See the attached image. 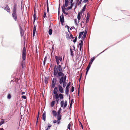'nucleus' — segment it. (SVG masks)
Returning <instances> with one entry per match:
<instances>
[{"mask_svg":"<svg viewBox=\"0 0 130 130\" xmlns=\"http://www.w3.org/2000/svg\"><path fill=\"white\" fill-rule=\"evenodd\" d=\"M11 96L10 94H9L7 96V98L8 99H10L11 98Z\"/></svg>","mask_w":130,"mask_h":130,"instance_id":"nucleus-42","label":"nucleus"},{"mask_svg":"<svg viewBox=\"0 0 130 130\" xmlns=\"http://www.w3.org/2000/svg\"><path fill=\"white\" fill-rule=\"evenodd\" d=\"M95 59V57H93L92 58H91L90 62H89V63L91 64L93 62Z\"/></svg>","mask_w":130,"mask_h":130,"instance_id":"nucleus-22","label":"nucleus"},{"mask_svg":"<svg viewBox=\"0 0 130 130\" xmlns=\"http://www.w3.org/2000/svg\"><path fill=\"white\" fill-rule=\"evenodd\" d=\"M81 77H82V74H81V75H80V77L79 78V82H80V80H81Z\"/></svg>","mask_w":130,"mask_h":130,"instance_id":"nucleus-59","label":"nucleus"},{"mask_svg":"<svg viewBox=\"0 0 130 130\" xmlns=\"http://www.w3.org/2000/svg\"><path fill=\"white\" fill-rule=\"evenodd\" d=\"M57 113L56 111L54 110H53L52 111V114L53 115V116L56 117V116Z\"/></svg>","mask_w":130,"mask_h":130,"instance_id":"nucleus-14","label":"nucleus"},{"mask_svg":"<svg viewBox=\"0 0 130 130\" xmlns=\"http://www.w3.org/2000/svg\"><path fill=\"white\" fill-rule=\"evenodd\" d=\"M53 92V93L55 94L54 95V97L59 96V98L60 99L63 100V94L60 93L58 95L57 93V91L54 90Z\"/></svg>","mask_w":130,"mask_h":130,"instance_id":"nucleus-4","label":"nucleus"},{"mask_svg":"<svg viewBox=\"0 0 130 130\" xmlns=\"http://www.w3.org/2000/svg\"><path fill=\"white\" fill-rule=\"evenodd\" d=\"M74 90V87L73 86H72L71 87V91L72 92H73Z\"/></svg>","mask_w":130,"mask_h":130,"instance_id":"nucleus-44","label":"nucleus"},{"mask_svg":"<svg viewBox=\"0 0 130 130\" xmlns=\"http://www.w3.org/2000/svg\"><path fill=\"white\" fill-rule=\"evenodd\" d=\"M46 17V13L45 12H44V13L43 17L44 18H45Z\"/></svg>","mask_w":130,"mask_h":130,"instance_id":"nucleus-47","label":"nucleus"},{"mask_svg":"<svg viewBox=\"0 0 130 130\" xmlns=\"http://www.w3.org/2000/svg\"><path fill=\"white\" fill-rule=\"evenodd\" d=\"M57 120L56 121L55 120H53V123H56L57 122Z\"/></svg>","mask_w":130,"mask_h":130,"instance_id":"nucleus-52","label":"nucleus"},{"mask_svg":"<svg viewBox=\"0 0 130 130\" xmlns=\"http://www.w3.org/2000/svg\"><path fill=\"white\" fill-rule=\"evenodd\" d=\"M25 93V92H23L21 93V94L23 95Z\"/></svg>","mask_w":130,"mask_h":130,"instance_id":"nucleus-62","label":"nucleus"},{"mask_svg":"<svg viewBox=\"0 0 130 130\" xmlns=\"http://www.w3.org/2000/svg\"><path fill=\"white\" fill-rule=\"evenodd\" d=\"M60 20L61 23H63L64 21V17L63 13L61 14V16H60Z\"/></svg>","mask_w":130,"mask_h":130,"instance_id":"nucleus-9","label":"nucleus"},{"mask_svg":"<svg viewBox=\"0 0 130 130\" xmlns=\"http://www.w3.org/2000/svg\"><path fill=\"white\" fill-rule=\"evenodd\" d=\"M21 36H23V32H22V31H21Z\"/></svg>","mask_w":130,"mask_h":130,"instance_id":"nucleus-60","label":"nucleus"},{"mask_svg":"<svg viewBox=\"0 0 130 130\" xmlns=\"http://www.w3.org/2000/svg\"><path fill=\"white\" fill-rule=\"evenodd\" d=\"M74 21L75 22V23L77 25H78V24L77 23V20L76 19H74Z\"/></svg>","mask_w":130,"mask_h":130,"instance_id":"nucleus-46","label":"nucleus"},{"mask_svg":"<svg viewBox=\"0 0 130 130\" xmlns=\"http://www.w3.org/2000/svg\"><path fill=\"white\" fill-rule=\"evenodd\" d=\"M4 122V121L3 119H2L1 121L0 122V126L2 124H3Z\"/></svg>","mask_w":130,"mask_h":130,"instance_id":"nucleus-37","label":"nucleus"},{"mask_svg":"<svg viewBox=\"0 0 130 130\" xmlns=\"http://www.w3.org/2000/svg\"><path fill=\"white\" fill-rule=\"evenodd\" d=\"M39 113H40L39 112H38V116H37V121H36V124H37V122H38V118H39Z\"/></svg>","mask_w":130,"mask_h":130,"instance_id":"nucleus-40","label":"nucleus"},{"mask_svg":"<svg viewBox=\"0 0 130 130\" xmlns=\"http://www.w3.org/2000/svg\"><path fill=\"white\" fill-rule=\"evenodd\" d=\"M52 30L51 29H49L48 31V33L49 34L51 35H52Z\"/></svg>","mask_w":130,"mask_h":130,"instance_id":"nucleus-30","label":"nucleus"},{"mask_svg":"<svg viewBox=\"0 0 130 130\" xmlns=\"http://www.w3.org/2000/svg\"><path fill=\"white\" fill-rule=\"evenodd\" d=\"M84 32L83 31L82 32H81L79 33V36L78 37V38L79 39L80 38L82 37V36Z\"/></svg>","mask_w":130,"mask_h":130,"instance_id":"nucleus-25","label":"nucleus"},{"mask_svg":"<svg viewBox=\"0 0 130 130\" xmlns=\"http://www.w3.org/2000/svg\"><path fill=\"white\" fill-rule=\"evenodd\" d=\"M62 70L61 65L58 66L56 65L54 67V75L55 76H57V77L59 78L60 76H63L64 80L66 81L67 76L66 75L64 76L63 73L62 72Z\"/></svg>","mask_w":130,"mask_h":130,"instance_id":"nucleus-1","label":"nucleus"},{"mask_svg":"<svg viewBox=\"0 0 130 130\" xmlns=\"http://www.w3.org/2000/svg\"><path fill=\"white\" fill-rule=\"evenodd\" d=\"M72 101H71L70 104V107L72 104Z\"/></svg>","mask_w":130,"mask_h":130,"instance_id":"nucleus-57","label":"nucleus"},{"mask_svg":"<svg viewBox=\"0 0 130 130\" xmlns=\"http://www.w3.org/2000/svg\"><path fill=\"white\" fill-rule=\"evenodd\" d=\"M36 28H33V37H34L35 36V35L36 32Z\"/></svg>","mask_w":130,"mask_h":130,"instance_id":"nucleus-32","label":"nucleus"},{"mask_svg":"<svg viewBox=\"0 0 130 130\" xmlns=\"http://www.w3.org/2000/svg\"><path fill=\"white\" fill-rule=\"evenodd\" d=\"M61 115H57V119L58 120H58V121H60L61 120Z\"/></svg>","mask_w":130,"mask_h":130,"instance_id":"nucleus-26","label":"nucleus"},{"mask_svg":"<svg viewBox=\"0 0 130 130\" xmlns=\"http://www.w3.org/2000/svg\"><path fill=\"white\" fill-rule=\"evenodd\" d=\"M82 0H80V1L79 2L78 4V5H79L81 4L82 2Z\"/></svg>","mask_w":130,"mask_h":130,"instance_id":"nucleus-50","label":"nucleus"},{"mask_svg":"<svg viewBox=\"0 0 130 130\" xmlns=\"http://www.w3.org/2000/svg\"><path fill=\"white\" fill-rule=\"evenodd\" d=\"M42 118L44 121H45L46 119V113L44 112L42 115Z\"/></svg>","mask_w":130,"mask_h":130,"instance_id":"nucleus-16","label":"nucleus"},{"mask_svg":"<svg viewBox=\"0 0 130 130\" xmlns=\"http://www.w3.org/2000/svg\"><path fill=\"white\" fill-rule=\"evenodd\" d=\"M58 88L59 91L61 93H63V88L61 85H58Z\"/></svg>","mask_w":130,"mask_h":130,"instance_id":"nucleus-8","label":"nucleus"},{"mask_svg":"<svg viewBox=\"0 0 130 130\" xmlns=\"http://www.w3.org/2000/svg\"><path fill=\"white\" fill-rule=\"evenodd\" d=\"M82 12H80V11L79 12L77 15V18L78 20V22L80 20L82 17Z\"/></svg>","mask_w":130,"mask_h":130,"instance_id":"nucleus-10","label":"nucleus"},{"mask_svg":"<svg viewBox=\"0 0 130 130\" xmlns=\"http://www.w3.org/2000/svg\"><path fill=\"white\" fill-rule=\"evenodd\" d=\"M54 90L58 91V88L57 87H55V88H54Z\"/></svg>","mask_w":130,"mask_h":130,"instance_id":"nucleus-54","label":"nucleus"},{"mask_svg":"<svg viewBox=\"0 0 130 130\" xmlns=\"http://www.w3.org/2000/svg\"><path fill=\"white\" fill-rule=\"evenodd\" d=\"M65 27H67L68 29H69V27L67 25L65 26Z\"/></svg>","mask_w":130,"mask_h":130,"instance_id":"nucleus-61","label":"nucleus"},{"mask_svg":"<svg viewBox=\"0 0 130 130\" xmlns=\"http://www.w3.org/2000/svg\"><path fill=\"white\" fill-rule=\"evenodd\" d=\"M90 17V14L88 13L87 14V16L86 17V22L89 21V18Z\"/></svg>","mask_w":130,"mask_h":130,"instance_id":"nucleus-18","label":"nucleus"},{"mask_svg":"<svg viewBox=\"0 0 130 130\" xmlns=\"http://www.w3.org/2000/svg\"><path fill=\"white\" fill-rule=\"evenodd\" d=\"M64 13L66 14V15H67L68 14V13H66V12H64Z\"/></svg>","mask_w":130,"mask_h":130,"instance_id":"nucleus-63","label":"nucleus"},{"mask_svg":"<svg viewBox=\"0 0 130 130\" xmlns=\"http://www.w3.org/2000/svg\"><path fill=\"white\" fill-rule=\"evenodd\" d=\"M69 2L68 0H65V5L64 6L65 7H67L68 5Z\"/></svg>","mask_w":130,"mask_h":130,"instance_id":"nucleus-20","label":"nucleus"},{"mask_svg":"<svg viewBox=\"0 0 130 130\" xmlns=\"http://www.w3.org/2000/svg\"><path fill=\"white\" fill-rule=\"evenodd\" d=\"M46 3H47V12H49V7H48V1H47V2Z\"/></svg>","mask_w":130,"mask_h":130,"instance_id":"nucleus-29","label":"nucleus"},{"mask_svg":"<svg viewBox=\"0 0 130 130\" xmlns=\"http://www.w3.org/2000/svg\"><path fill=\"white\" fill-rule=\"evenodd\" d=\"M70 123H71V122H70V123L68 125V129H70V127H71V125Z\"/></svg>","mask_w":130,"mask_h":130,"instance_id":"nucleus-41","label":"nucleus"},{"mask_svg":"<svg viewBox=\"0 0 130 130\" xmlns=\"http://www.w3.org/2000/svg\"><path fill=\"white\" fill-rule=\"evenodd\" d=\"M66 37L68 39H70V37L69 36V34H68V32H66Z\"/></svg>","mask_w":130,"mask_h":130,"instance_id":"nucleus-23","label":"nucleus"},{"mask_svg":"<svg viewBox=\"0 0 130 130\" xmlns=\"http://www.w3.org/2000/svg\"><path fill=\"white\" fill-rule=\"evenodd\" d=\"M55 102L54 101H52L51 102V107H53V106H54V105Z\"/></svg>","mask_w":130,"mask_h":130,"instance_id":"nucleus-31","label":"nucleus"},{"mask_svg":"<svg viewBox=\"0 0 130 130\" xmlns=\"http://www.w3.org/2000/svg\"><path fill=\"white\" fill-rule=\"evenodd\" d=\"M0 130H4L3 128H0Z\"/></svg>","mask_w":130,"mask_h":130,"instance_id":"nucleus-64","label":"nucleus"},{"mask_svg":"<svg viewBox=\"0 0 130 130\" xmlns=\"http://www.w3.org/2000/svg\"><path fill=\"white\" fill-rule=\"evenodd\" d=\"M47 57L46 56H45V57L44 61H43V64L44 65H45V62L46 61V59H47Z\"/></svg>","mask_w":130,"mask_h":130,"instance_id":"nucleus-35","label":"nucleus"},{"mask_svg":"<svg viewBox=\"0 0 130 130\" xmlns=\"http://www.w3.org/2000/svg\"><path fill=\"white\" fill-rule=\"evenodd\" d=\"M21 66L23 68L25 67V62L24 61H22L21 63Z\"/></svg>","mask_w":130,"mask_h":130,"instance_id":"nucleus-27","label":"nucleus"},{"mask_svg":"<svg viewBox=\"0 0 130 130\" xmlns=\"http://www.w3.org/2000/svg\"><path fill=\"white\" fill-rule=\"evenodd\" d=\"M70 52H71V55L72 56H73V55H74V53H73V51L71 49V48H70Z\"/></svg>","mask_w":130,"mask_h":130,"instance_id":"nucleus-33","label":"nucleus"},{"mask_svg":"<svg viewBox=\"0 0 130 130\" xmlns=\"http://www.w3.org/2000/svg\"><path fill=\"white\" fill-rule=\"evenodd\" d=\"M54 98L56 100V101L57 103H58L59 101V96L54 97Z\"/></svg>","mask_w":130,"mask_h":130,"instance_id":"nucleus-17","label":"nucleus"},{"mask_svg":"<svg viewBox=\"0 0 130 130\" xmlns=\"http://www.w3.org/2000/svg\"><path fill=\"white\" fill-rule=\"evenodd\" d=\"M61 77L59 79V83L60 84H61L62 83L65 82L66 81L65 80H64V79L63 78V76H61Z\"/></svg>","mask_w":130,"mask_h":130,"instance_id":"nucleus-11","label":"nucleus"},{"mask_svg":"<svg viewBox=\"0 0 130 130\" xmlns=\"http://www.w3.org/2000/svg\"><path fill=\"white\" fill-rule=\"evenodd\" d=\"M60 121H58V120H57V124H59L60 123Z\"/></svg>","mask_w":130,"mask_h":130,"instance_id":"nucleus-58","label":"nucleus"},{"mask_svg":"<svg viewBox=\"0 0 130 130\" xmlns=\"http://www.w3.org/2000/svg\"><path fill=\"white\" fill-rule=\"evenodd\" d=\"M86 7V6L85 5L83 7V9H82V10H81V11H80V12H82V13L84 12V11L85 10Z\"/></svg>","mask_w":130,"mask_h":130,"instance_id":"nucleus-21","label":"nucleus"},{"mask_svg":"<svg viewBox=\"0 0 130 130\" xmlns=\"http://www.w3.org/2000/svg\"><path fill=\"white\" fill-rule=\"evenodd\" d=\"M64 101L63 100L61 101L60 103L61 107H63L64 108L66 107L67 105V102L66 101L65 102L64 104Z\"/></svg>","mask_w":130,"mask_h":130,"instance_id":"nucleus-6","label":"nucleus"},{"mask_svg":"<svg viewBox=\"0 0 130 130\" xmlns=\"http://www.w3.org/2000/svg\"><path fill=\"white\" fill-rule=\"evenodd\" d=\"M82 23V24H81V26H82V23L83 24H85V22H84V21H82L81 22Z\"/></svg>","mask_w":130,"mask_h":130,"instance_id":"nucleus-56","label":"nucleus"},{"mask_svg":"<svg viewBox=\"0 0 130 130\" xmlns=\"http://www.w3.org/2000/svg\"><path fill=\"white\" fill-rule=\"evenodd\" d=\"M17 4L14 3V6L13 9L12 10V16L14 19L15 21L17 20Z\"/></svg>","mask_w":130,"mask_h":130,"instance_id":"nucleus-2","label":"nucleus"},{"mask_svg":"<svg viewBox=\"0 0 130 130\" xmlns=\"http://www.w3.org/2000/svg\"><path fill=\"white\" fill-rule=\"evenodd\" d=\"M79 47H82L83 45V41L82 40H81V42L79 43Z\"/></svg>","mask_w":130,"mask_h":130,"instance_id":"nucleus-34","label":"nucleus"},{"mask_svg":"<svg viewBox=\"0 0 130 130\" xmlns=\"http://www.w3.org/2000/svg\"><path fill=\"white\" fill-rule=\"evenodd\" d=\"M79 123L80 124V126L81 127L82 129H83V125L81 122H80V121H79Z\"/></svg>","mask_w":130,"mask_h":130,"instance_id":"nucleus-45","label":"nucleus"},{"mask_svg":"<svg viewBox=\"0 0 130 130\" xmlns=\"http://www.w3.org/2000/svg\"><path fill=\"white\" fill-rule=\"evenodd\" d=\"M22 98L24 99H26V98L25 95H23L22 96Z\"/></svg>","mask_w":130,"mask_h":130,"instance_id":"nucleus-49","label":"nucleus"},{"mask_svg":"<svg viewBox=\"0 0 130 130\" xmlns=\"http://www.w3.org/2000/svg\"><path fill=\"white\" fill-rule=\"evenodd\" d=\"M48 127L47 128H48V130L51 127L52 125L51 124H50L49 123H48Z\"/></svg>","mask_w":130,"mask_h":130,"instance_id":"nucleus-39","label":"nucleus"},{"mask_svg":"<svg viewBox=\"0 0 130 130\" xmlns=\"http://www.w3.org/2000/svg\"><path fill=\"white\" fill-rule=\"evenodd\" d=\"M4 9L6 10L8 12H10L9 11H10V9L8 5H7Z\"/></svg>","mask_w":130,"mask_h":130,"instance_id":"nucleus-15","label":"nucleus"},{"mask_svg":"<svg viewBox=\"0 0 130 130\" xmlns=\"http://www.w3.org/2000/svg\"><path fill=\"white\" fill-rule=\"evenodd\" d=\"M68 9H71L72 7V6H70L69 7H68Z\"/></svg>","mask_w":130,"mask_h":130,"instance_id":"nucleus-55","label":"nucleus"},{"mask_svg":"<svg viewBox=\"0 0 130 130\" xmlns=\"http://www.w3.org/2000/svg\"><path fill=\"white\" fill-rule=\"evenodd\" d=\"M91 64H90L89 63V64L87 67V68L86 69V75L87 74L88 71L91 67Z\"/></svg>","mask_w":130,"mask_h":130,"instance_id":"nucleus-12","label":"nucleus"},{"mask_svg":"<svg viewBox=\"0 0 130 130\" xmlns=\"http://www.w3.org/2000/svg\"><path fill=\"white\" fill-rule=\"evenodd\" d=\"M52 85L51 86V87L53 88L55 87V86L56 82L52 81Z\"/></svg>","mask_w":130,"mask_h":130,"instance_id":"nucleus-24","label":"nucleus"},{"mask_svg":"<svg viewBox=\"0 0 130 130\" xmlns=\"http://www.w3.org/2000/svg\"><path fill=\"white\" fill-rule=\"evenodd\" d=\"M33 17L34 18V22L33 23L34 24V22L37 19V18L36 16V12H35V10L34 11V14L33 15Z\"/></svg>","mask_w":130,"mask_h":130,"instance_id":"nucleus-13","label":"nucleus"},{"mask_svg":"<svg viewBox=\"0 0 130 130\" xmlns=\"http://www.w3.org/2000/svg\"><path fill=\"white\" fill-rule=\"evenodd\" d=\"M62 83H63V87H65L67 84L66 81Z\"/></svg>","mask_w":130,"mask_h":130,"instance_id":"nucleus-36","label":"nucleus"},{"mask_svg":"<svg viewBox=\"0 0 130 130\" xmlns=\"http://www.w3.org/2000/svg\"><path fill=\"white\" fill-rule=\"evenodd\" d=\"M55 58L56 59V61L58 66L59 65V64L60 63L59 61H60L61 64L62 65L63 64L62 60V58L60 56H55Z\"/></svg>","mask_w":130,"mask_h":130,"instance_id":"nucleus-3","label":"nucleus"},{"mask_svg":"<svg viewBox=\"0 0 130 130\" xmlns=\"http://www.w3.org/2000/svg\"><path fill=\"white\" fill-rule=\"evenodd\" d=\"M70 82H69L67 85V86L66 87V89L65 91V93L66 94H68L69 92V90L68 88V87L70 85Z\"/></svg>","mask_w":130,"mask_h":130,"instance_id":"nucleus-7","label":"nucleus"},{"mask_svg":"<svg viewBox=\"0 0 130 130\" xmlns=\"http://www.w3.org/2000/svg\"><path fill=\"white\" fill-rule=\"evenodd\" d=\"M56 78L55 77L54 78L52 81L53 82H56Z\"/></svg>","mask_w":130,"mask_h":130,"instance_id":"nucleus-43","label":"nucleus"},{"mask_svg":"<svg viewBox=\"0 0 130 130\" xmlns=\"http://www.w3.org/2000/svg\"><path fill=\"white\" fill-rule=\"evenodd\" d=\"M70 36L71 38H72V39H73L74 38V37H73V36L71 34H70Z\"/></svg>","mask_w":130,"mask_h":130,"instance_id":"nucleus-51","label":"nucleus"},{"mask_svg":"<svg viewBox=\"0 0 130 130\" xmlns=\"http://www.w3.org/2000/svg\"><path fill=\"white\" fill-rule=\"evenodd\" d=\"M62 12L64 13V12H65L64 10L66 9V8L64 6V5H63V6L62 7Z\"/></svg>","mask_w":130,"mask_h":130,"instance_id":"nucleus-28","label":"nucleus"},{"mask_svg":"<svg viewBox=\"0 0 130 130\" xmlns=\"http://www.w3.org/2000/svg\"><path fill=\"white\" fill-rule=\"evenodd\" d=\"M61 108H60L59 110L57 112V115H60V113L61 111Z\"/></svg>","mask_w":130,"mask_h":130,"instance_id":"nucleus-38","label":"nucleus"},{"mask_svg":"<svg viewBox=\"0 0 130 130\" xmlns=\"http://www.w3.org/2000/svg\"><path fill=\"white\" fill-rule=\"evenodd\" d=\"M88 0H84L83 2L84 3H86L87 2Z\"/></svg>","mask_w":130,"mask_h":130,"instance_id":"nucleus-53","label":"nucleus"},{"mask_svg":"<svg viewBox=\"0 0 130 130\" xmlns=\"http://www.w3.org/2000/svg\"><path fill=\"white\" fill-rule=\"evenodd\" d=\"M87 33V31H86V30H85V32L83 34V40H84V39H85Z\"/></svg>","mask_w":130,"mask_h":130,"instance_id":"nucleus-19","label":"nucleus"},{"mask_svg":"<svg viewBox=\"0 0 130 130\" xmlns=\"http://www.w3.org/2000/svg\"><path fill=\"white\" fill-rule=\"evenodd\" d=\"M22 58L23 60L24 61L26 58V48L24 46L22 51Z\"/></svg>","mask_w":130,"mask_h":130,"instance_id":"nucleus-5","label":"nucleus"},{"mask_svg":"<svg viewBox=\"0 0 130 130\" xmlns=\"http://www.w3.org/2000/svg\"><path fill=\"white\" fill-rule=\"evenodd\" d=\"M76 40H77V37L76 36L75 37V39L73 40V42H74V43H75V42L76 41Z\"/></svg>","mask_w":130,"mask_h":130,"instance_id":"nucleus-48","label":"nucleus"}]
</instances>
